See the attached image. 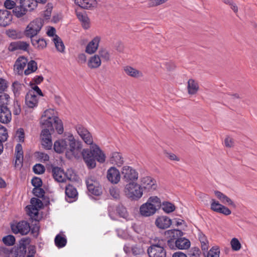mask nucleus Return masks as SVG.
<instances>
[{"label": "nucleus", "instance_id": "cd10ccee", "mask_svg": "<svg viewBox=\"0 0 257 257\" xmlns=\"http://www.w3.org/2000/svg\"><path fill=\"white\" fill-rule=\"evenodd\" d=\"M141 182L143 187L146 189L152 190L156 189L157 185L155 184V181L150 177H144L142 178Z\"/></svg>", "mask_w": 257, "mask_h": 257}, {"label": "nucleus", "instance_id": "f03ea898", "mask_svg": "<svg viewBox=\"0 0 257 257\" xmlns=\"http://www.w3.org/2000/svg\"><path fill=\"white\" fill-rule=\"evenodd\" d=\"M161 207V201L157 196L150 197L147 201L140 207V214L144 217H149L156 213Z\"/></svg>", "mask_w": 257, "mask_h": 257}, {"label": "nucleus", "instance_id": "f3484780", "mask_svg": "<svg viewBox=\"0 0 257 257\" xmlns=\"http://www.w3.org/2000/svg\"><path fill=\"white\" fill-rule=\"evenodd\" d=\"M66 200L68 202H72L77 198L78 192L76 189L71 185L65 188Z\"/></svg>", "mask_w": 257, "mask_h": 257}, {"label": "nucleus", "instance_id": "423d86ee", "mask_svg": "<svg viewBox=\"0 0 257 257\" xmlns=\"http://www.w3.org/2000/svg\"><path fill=\"white\" fill-rule=\"evenodd\" d=\"M58 117L54 109H48L44 111L41 118L40 123L43 128H49L54 132L53 123Z\"/></svg>", "mask_w": 257, "mask_h": 257}, {"label": "nucleus", "instance_id": "2eb2a0df", "mask_svg": "<svg viewBox=\"0 0 257 257\" xmlns=\"http://www.w3.org/2000/svg\"><path fill=\"white\" fill-rule=\"evenodd\" d=\"M39 98L34 92L29 91L25 97V103L26 105L31 108L36 107L38 105Z\"/></svg>", "mask_w": 257, "mask_h": 257}, {"label": "nucleus", "instance_id": "a18cd8bd", "mask_svg": "<svg viewBox=\"0 0 257 257\" xmlns=\"http://www.w3.org/2000/svg\"><path fill=\"white\" fill-rule=\"evenodd\" d=\"M10 98L9 95L7 93L0 95V109L8 106Z\"/></svg>", "mask_w": 257, "mask_h": 257}, {"label": "nucleus", "instance_id": "473e14b6", "mask_svg": "<svg viewBox=\"0 0 257 257\" xmlns=\"http://www.w3.org/2000/svg\"><path fill=\"white\" fill-rule=\"evenodd\" d=\"M176 246L180 249L188 248L190 246V241L185 238L177 239L175 241Z\"/></svg>", "mask_w": 257, "mask_h": 257}, {"label": "nucleus", "instance_id": "864d4df0", "mask_svg": "<svg viewBox=\"0 0 257 257\" xmlns=\"http://www.w3.org/2000/svg\"><path fill=\"white\" fill-rule=\"evenodd\" d=\"M220 250L217 246L212 247L208 251L207 257H219Z\"/></svg>", "mask_w": 257, "mask_h": 257}, {"label": "nucleus", "instance_id": "9b49d317", "mask_svg": "<svg viewBox=\"0 0 257 257\" xmlns=\"http://www.w3.org/2000/svg\"><path fill=\"white\" fill-rule=\"evenodd\" d=\"M210 208L213 211L224 215H229L231 213V211L228 208L214 199L211 200Z\"/></svg>", "mask_w": 257, "mask_h": 257}, {"label": "nucleus", "instance_id": "f704fd0d", "mask_svg": "<svg viewBox=\"0 0 257 257\" xmlns=\"http://www.w3.org/2000/svg\"><path fill=\"white\" fill-rule=\"evenodd\" d=\"M32 44L36 49L42 50L47 46V43L44 39H31Z\"/></svg>", "mask_w": 257, "mask_h": 257}, {"label": "nucleus", "instance_id": "09e8293b", "mask_svg": "<svg viewBox=\"0 0 257 257\" xmlns=\"http://www.w3.org/2000/svg\"><path fill=\"white\" fill-rule=\"evenodd\" d=\"M53 125L59 134H62L63 133L64 128L63 123L61 120L58 117L55 120Z\"/></svg>", "mask_w": 257, "mask_h": 257}, {"label": "nucleus", "instance_id": "e2e57ef3", "mask_svg": "<svg viewBox=\"0 0 257 257\" xmlns=\"http://www.w3.org/2000/svg\"><path fill=\"white\" fill-rule=\"evenodd\" d=\"M31 205L30 206H33L34 207H36L37 208L40 209L41 208L42 206V201L36 198H32L31 200Z\"/></svg>", "mask_w": 257, "mask_h": 257}, {"label": "nucleus", "instance_id": "69168bd1", "mask_svg": "<svg viewBox=\"0 0 257 257\" xmlns=\"http://www.w3.org/2000/svg\"><path fill=\"white\" fill-rule=\"evenodd\" d=\"M37 157L41 162H45L49 160L48 155L42 152L37 153Z\"/></svg>", "mask_w": 257, "mask_h": 257}, {"label": "nucleus", "instance_id": "37998d69", "mask_svg": "<svg viewBox=\"0 0 257 257\" xmlns=\"http://www.w3.org/2000/svg\"><path fill=\"white\" fill-rule=\"evenodd\" d=\"M99 58L104 61H108L110 60V54L108 51L105 48H100L97 54Z\"/></svg>", "mask_w": 257, "mask_h": 257}, {"label": "nucleus", "instance_id": "aec40b11", "mask_svg": "<svg viewBox=\"0 0 257 257\" xmlns=\"http://www.w3.org/2000/svg\"><path fill=\"white\" fill-rule=\"evenodd\" d=\"M101 58L96 54L90 57L87 61V67L90 69L98 68L101 66Z\"/></svg>", "mask_w": 257, "mask_h": 257}, {"label": "nucleus", "instance_id": "dca6fc26", "mask_svg": "<svg viewBox=\"0 0 257 257\" xmlns=\"http://www.w3.org/2000/svg\"><path fill=\"white\" fill-rule=\"evenodd\" d=\"M107 178L111 183L117 184L120 179L119 170L114 167H110L107 171Z\"/></svg>", "mask_w": 257, "mask_h": 257}, {"label": "nucleus", "instance_id": "72a5a7b5", "mask_svg": "<svg viewBox=\"0 0 257 257\" xmlns=\"http://www.w3.org/2000/svg\"><path fill=\"white\" fill-rule=\"evenodd\" d=\"M29 45L26 42L19 41L14 43H12L11 45V49L12 51L15 50L20 49L22 50L26 51L28 49Z\"/></svg>", "mask_w": 257, "mask_h": 257}, {"label": "nucleus", "instance_id": "8fccbe9b", "mask_svg": "<svg viewBox=\"0 0 257 257\" xmlns=\"http://www.w3.org/2000/svg\"><path fill=\"white\" fill-rule=\"evenodd\" d=\"M3 242L7 245H13L15 242V238L12 235H8L3 238Z\"/></svg>", "mask_w": 257, "mask_h": 257}, {"label": "nucleus", "instance_id": "a19ab883", "mask_svg": "<svg viewBox=\"0 0 257 257\" xmlns=\"http://www.w3.org/2000/svg\"><path fill=\"white\" fill-rule=\"evenodd\" d=\"M22 4L27 8L28 11H32L38 6L35 0H22Z\"/></svg>", "mask_w": 257, "mask_h": 257}, {"label": "nucleus", "instance_id": "f257e3e1", "mask_svg": "<svg viewBox=\"0 0 257 257\" xmlns=\"http://www.w3.org/2000/svg\"><path fill=\"white\" fill-rule=\"evenodd\" d=\"M75 130L83 142L90 146V149L82 150V156L87 166L89 168H94L96 166L97 160L100 163L105 161V155L99 147L93 143L91 134L84 126L78 124L75 126Z\"/></svg>", "mask_w": 257, "mask_h": 257}, {"label": "nucleus", "instance_id": "7ed1b4c3", "mask_svg": "<svg viewBox=\"0 0 257 257\" xmlns=\"http://www.w3.org/2000/svg\"><path fill=\"white\" fill-rule=\"evenodd\" d=\"M166 241L165 239L155 237L152 240V245L148 248L150 257H166V252L164 249Z\"/></svg>", "mask_w": 257, "mask_h": 257}, {"label": "nucleus", "instance_id": "a878e982", "mask_svg": "<svg viewBox=\"0 0 257 257\" xmlns=\"http://www.w3.org/2000/svg\"><path fill=\"white\" fill-rule=\"evenodd\" d=\"M75 3L81 8L89 9L97 6L96 0H75Z\"/></svg>", "mask_w": 257, "mask_h": 257}, {"label": "nucleus", "instance_id": "4d7b16f0", "mask_svg": "<svg viewBox=\"0 0 257 257\" xmlns=\"http://www.w3.org/2000/svg\"><path fill=\"white\" fill-rule=\"evenodd\" d=\"M116 212L120 217L125 218L127 216L126 208L123 206H119L116 208Z\"/></svg>", "mask_w": 257, "mask_h": 257}, {"label": "nucleus", "instance_id": "0eeeda50", "mask_svg": "<svg viewBox=\"0 0 257 257\" xmlns=\"http://www.w3.org/2000/svg\"><path fill=\"white\" fill-rule=\"evenodd\" d=\"M43 25V22L41 19H36L27 26L25 31V35L32 39L39 33Z\"/></svg>", "mask_w": 257, "mask_h": 257}, {"label": "nucleus", "instance_id": "bb28decb", "mask_svg": "<svg viewBox=\"0 0 257 257\" xmlns=\"http://www.w3.org/2000/svg\"><path fill=\"white\" fill-rule=\"evenodd\" d=\"M123 70L127 75L133 78H138L143 76L141 71L130 66H124Z\"/></svg>", "mask_w": 257, "mask_h": 257}, {"label": "nucleus", "instance_id": "c756f323", "mask_svg": "<svg viewBox=\"0 0 257 257\" xmlns=\"http://www.w3.org/2000/svg\"><path fill=\"white\" fill-rule=\"evenodd\" d=\"M76 13L77 17L79 21L81 22L83 28L85 29H88L89 27V20L85 13L84 12H80L78 11H76Z\"/></svg>", "mask_w": 257, "mask_h": 257}, {"label": "nucleus", "instance_id": "13d9d810", "mask_svg": "<svg viewBox=\"0 0 257 257\" xmlns=\"http://www.w3.org/2000/svg\"><path fill=\"white\" fill-rule=\"evenodd\" d=\"M12 250L5 247H0V254L4 257H11Z\"/></svg>", "mask_w": 257, "mask_h": 257}, {"label": "nucleus", "instance_id": "ddd939ff", "mask_svg": "<svg viewBox=\"0 0 257 257\" xmlns=\"http://www.w3.org/2000/svg\"><path fill=\"white\" fill-rule=\"evenodd\" d=\"M69 136L66 139H59L54 142V149L55 151L59 154L66 152L68 148Z\"/></svg>", "mask_w": 257, "mask_h": 257}, {"label": "nucleus", "instance_id": "0e129e2a", "mask_svg": "<svg viewBox=\"0 0 257 257\" xmlns=\"http://www.w3.org/2000/svg\"><path fill=\"white\" fill-rule=\"evenodd\" d=\"M109 193L110 195L114 199H118L119 198V190L115 187H111L109 189Z\"/></svg>", "mask_w": 257, "mask_h": 257}, {"label": "nucleus", "instance_id": "412c9836", "mask_svg": "<svg viewBox=\"0 0 257 257\" xmlns=\"http://www.w3.org/2000/svg\"><path fill=\"white\" fill-rule=\"evenodd\" d=\"M172 224V220L168 217L161 216L158 217L155 221L156 226L161 229H166L170 227Z\"/></svg>", "mask_w": 257, "mask_h": 257}, {"label": "nucleus", "instance_id": "338daca9", "mask_svg": "<svg viewBox=\"0 0 257 257\" xmlns=\"http://www.w3.org/2000/svg\"><path fill=\"white\" fill-rule=\"evenodd\" d=\"M8 87V83L6 80L0 78V93L5 91Z\"/></svg>", "mask_w": 257, "mask_h": 257}, {"label": "nucleus", "instance_id": "49530a36", "mask_svg": "<svg viewBox=\"0 0 257 257\" xmlns=\"http://www.w3.org/2000/svg\"><path fill=\"white\" fill-rule=\"evenodd\" d=\"M165 234L173 239H176L178 236H181L183 233L179 229H171L166 231Z\"/></svg>", "mask_w": 257, "mask_h": 257}, {"label": "nucleus", "instance_id": "58836bf2", "mask_svg": "<svg viewBox=\"0 0 257 257\" xmlns=\"http://www.w3.org/2000/svg\"><path fill=\"white\" fill-rule=\"evenodd\" d=\"M198 238L201 243L202 249L204 251L207 250L209 248V241L206 236L205 234L200 232L198 234Z\"/></svg>", "mask_w": 257, "mask_h": 257}, {"label": "nucleus", "instance_id": "c85d7f7f", "mask_svg": "<svg viewBox=\"0 0 257 257\" xmlns=\"http://www.w3.org/2000/svg\"><path fill=\"white\" fill-rule=\"evenodd\" d=\"M214 194L216 197L222 202V203L233 207L235 206V204L233 201L222 192L219 191H215Z\"/></svg>", "mask_w": 257, "mask_h": 257}, {"label": "nucleus", "instance_id": "7c9ffc66", "mask_svg": "<svg viewBox=\"0 0 257 257\" xmlns=\"http://www.w3.org/2000/svg\"><path fill=\"white\" fill-rule=\"evenodd\" d=\"M187 89L189 94H195L199 89L198 83L193 79H189L188 81Z\"/></svg>", "mask_w": 257, "mask_h": 257}, {"label": "nucleus", "instance_id": "680f3d73", "mask_svg": "<svg viewBox=\"0 0 257 257\" xmlns=\"http://www.w3.org/2000/svg\"><path fill=\"white\" fill-rule=\"evenodd\" d=\"M33 193L34 195L38 197H43L45 194L44 190L41 188V187L34 188L33 190Z\"/></svg>", "mask_w": 257, "mask_h": 257}, {"label": "nucleus", "instance_id": "e433bc0d", "mask_svg": "<svg viewBox=\"0 0 257 257\" xmlns=\"http://www.w3.org/2000/svg\"><path fill=\"white\" fill-rule=\"evenodd\" d=\"M12 90L15 96H19L25 87V85L18 81H15L12 84Z\"/></svg>", "mask_w": 257, "mask_h": 257}, {"label": "nucleus", "instance_id": "5701e85b", "mask_svg": "<svg viewBox=\"0 0 257 257\" xmlns=\"http://www.w3.org/2000/svg\"><path fill=\"white\" fill-rule=\"evenodd\" d=\"M52 174L54 179L58 182L66 181L65 173L61 168L55 167L52 168Z\"/></svg>", "mask_w": 257, "mask_h": 257}, {"label": "nucleus", "instance_id": "4be33fe9", "mask_svg": "<svg viewBox=\"0 0 257 257\" xmlns=\"http://www.w3.org/2000/svg\"><path fill=\"white\" fill-rule=\"evenodd\" d=\"M15 167H21L22 165L23 162V151L22 145L18 144L16 145L15 148Z\"/></svg>", "mask_w": 257, "mask_h": 257}, {"label": "nucleus", "instance_id": "b1692460", "mask_svg": "<svg viewBox=\"0 0 257 257\" xmlns=\"http://www.w3.org/2000/svg\"><path fill=\"white\" fill-rule=\"evenodd\" d=\"M12 119V113L8 106L0 109V121L3 123H8Z\"/></svg>", "mask_w": 257, "mask_h": 257}, {"label": "nucleus", "instance_id": "2f4dec72", "mask_svg": "<svg viewBox=\"0 0 257 257\" xmlns=\"http://www.w3.org/2000/svg\"><path fill=\"white\" fill-rule=\"evenodd\" d=\"M27 12V8L22 4V0L20 1V6L16 7L13 10L14 14L17 18L22 17L26 14Z\"/></svg>", "mask_w": 257, "mask_h": 257}, {"label": "nucleus", "instance_id": "6e6d98bb", "mask_svg": "<svg viewBox=\"0 0 257 257\" xmlns=\"http://www.w3.org/2000/svg\"><path fill=\"white\" fill-rule=\"evenodd\" d=\"M65 175L66 176V180L75 181L76 180V175L71 169L68 170L65 173Z\"/></svg>", "mask_w": 257, "mask_h": 257}, {"label": "nucleus", "instance_id": "052dcab7", "mask_svg": "<svg viewBox=\"0 0 257 257\" xmlns=\"http://www.w3.org/2000/svg\"><path fill=\"white\" fill-rule=\"evenodd\" d=\"M16 137L18 138L19 142L23 143L25 139V133L23 128H20L16 132Z\"/></svg>", "mask_w": 257, "mask_h": 257}, {"label": "nucleus", "instance_id": "c03bdc74", "mask_svg": "<svg viewBox=\"0 0 257 257\" xmlns=\"http://www.w3.org/2000/svg\"><path fill=\"white\" fill-rule=\"evenodd\" d=\"M161 206L163 210L167 213L172 212L175 209L174 205L169 202H163L162 204L161 203Z\"/></svg>", "mask_w": 257, "mask_h": 257}, {"label": "nucleus", "instance_id": "79ce46f5", "mask_svg": "<svg viewBox=\"0 0 257 257\" xmlns=\"http://www.w3.org/2000/svg\"><path fill=\"white\" fill-rule=\"evenodd\" d=\"M53 6L52 3H48L45 7L44 11L43 12L42 16L46 20L50 19Z\"/></svg>", "mask_w": 257, "mask_h": 257}, {"label": "nucleus", "instance_id": "6ab92c4d", "mask_svg": "<svg viewBox=\"0 0 257 257\" xmlns=\"http://www.w3.org/2000/svg\"><path fill=\"white\" fill-rule=\"evenodd\" d=\"M28 63V59L24 57H19L14 64V71L19 74L23 73L24 68Z\"/></svg>", "mask_w": 257, "mask_h": 257}, {"label": "nucleus", "instance_id": "9d476101", "mask_svg": "<svg viewBox=\"0 0 257 257\" xmlns=\"http://www.w3.org/2000/svg\"><path fill=\"white\" fill-rule=\"evenodd\" d=\"M86 184L88 190L92 194L98 196L101 194V188L99 183L95 180L89 177L86 180Z\"/></svg>", "mask_w": 257, "mask_h": 257}, {"label": "nucleus", "instance_id": "a211bd4d", "mask_svg": "<svg viewBox=\"0 0 257 257\" xmlns=\"http://www.w3.org/2000/svg\"><path fill=\"white\" fill-rule=\"evenodd\" d=\"M12 19L11 12L6 10H0V26L6 27L9 25Z\"/></svg>", "mask_w": 257, "mask_h": 257}, {"label": "nucleus", "instance_id": "39448f33", "mask_svg": "<svg viewBox=\"0 0 257 257\" xmlns=\"http://www.w3.org/2000/svg\"><path fill=\"white\" fill-rule=\"evenodd\" d=\"M68 148L66 152V156L69 159L73 158L78 159L82 155V145L81 142L77 141L72 135L69 136Z\"/></svg>", "mask_w": 257, "mask_h": 257}, {"label": "nucleus", "instance_id": "c9c22d12", "mask_svg": "<svg viewBox=\"0 0 257 257\" xmlns=\"http://www.w3.org/2000/svg\"><path fill=\"white\" fill-rule=\"evenodd\" d=\"M27 68L24 71V74L28 75L35 72L37 68V63L34 60H31L27 63Z\"/></svg>", "mask_w": 257, "mask_h": 257}, {"label": "nucleus", "instance_id": "5fc2aeb1", "mask_svg": "<svg viewBox=\"0 0 257 257\" xmlns=\"http://www.w3.org/2000/svg\"><path fill=\"white\" fill-rule=\"evenodd\" d=\"M169 0H149L148 3L149 7H155L163 5Z\"/></svg>", "mask_w": 257, "mask_h": 257}, {"label": "nucleus", "instance_id": "6e6552de", "mask_svg": "<svg viewBox=\"0 0 257 257\" xmlns=\"http://www.w3.org/2000/svg\"><path fill=\"white\" fill-rule=\"evenodd\" d=\"M121 173L122 179L126 182H134L138 178V172L130 166H123Z\"/></svg>", "mask_w": 257, "mask_h": 257}, {"label": "nucleus", "instance_id": "bf43d9fd", "mask_svg": "<svg viewBox=\"0 0 257 257\" xmlns=\"http://www.w3.org/2000/svg\"><path fill=\"white\" fill-rule=\"evenodd\" d=\"M33 171L35 173L37 174H41L44 172L45 171V168L44 166H43L41 164H38L35 165L33 167Z\"/></svg>", "mask_w": 257, "mask_h": 257}, {"label": "nucleus", "instance_id": "603ef678", "mask_svg": "<svg viewBox=\"0 0 257 257\" xmlns=\"http://www.w3.org/2000/svg\"><path fill=\"white\" fill-rule=\"evenodd\" d=\"M230 244L232 250L234 251L239 250L241 247V243L236 238H233L231 240Z\"/></svg>", "mask_w": 257, "mask_h": 257}, {"label": "nucleus", "instance_id": "4468645a", "mask_svg": "<svg viewBox=\"0 0 257 257\" xmlns=\"http://www.w3.org/2000/svg\"><path fill=\"white\" fill-rule=\"evenodd\" d=\"M101 40L100 36H95L86 45L85 52L89 55L94 54L97 50Z\"/></svg>", "mask_w": 257, "mask_h": 257}, {"label": "nucleus", "instance_id": "de8ad7c7", "mask_svg": "<svg viewBox=\"0 0 257 257\" xmlns=\"http://www.w3.org/2000/svg\"><path fill=\"white\" fill-rule=\"evenodd\" d=\"M39 209V208L33 206L28 205L26 207L27 213L31 217H34L38 215Z\"/></svg>", "mask_w": 257, "mask_h": 257}, {"label": "nucleus", "instance_id": "4c0bfd02", "mask_svg": "<svg viewBox=\"0 0 257 257\" xmlns=\"http://www.w3.org/2000/svg\"><path fill=\"white\" fill-rule=\"evenodd\" d=\"M53 41L55 44L56 48L59 52L61 53L64 52L65 46L62 40L59 37H58L57 35H55V37H54L53 38Z\"/></svg>", "mask_w": 257, "mask_h": 257}, {"label": "nucleus", "instance_id": "774afa93", "mask_svg": "<svg viewBox=\"0 0 257 257\" xmlns=\"http://www.w3.org/2000/svg\"><path fill=\"white\" fill-rule=\"evenodd\" d=\"M32 184L35 188L41 187L42 181L40 178L34 177L31 181Z\"/></svg>", "mask_w": 257, "mask_h": 257}, {"label": "nucleus", "instance_id": "ea45409f", "mask_svg": "<svg viewBox=\"0 0 257 257\" xmlns=\"http://www.w3.org/2000/svg\"><path fill=\"white\" fill-rule=\"evenodd\" d=\"M67 243V239L64 235L57 234L55 238V245L59 248L65 246Z\"/></svg>", "mask_w": 257, "mask_h": 257}, {"label": "nucleus", "instance_id": "393cba45", "mask_svg": "<svg viewBox=\"0 0 257 257\" xmlns=\"http://www.w3.org/2000/svg\"><path fill=\"white\" fill-rule=\"evenodd\" d=\"M109 162L111 164L120 167L124 163V159L120 153L115 152L111 153Z\"/></svg>", "mask_w": 257, "mask_h": 257}, {"label": "nucleus", "instance_id": "1a4fd4ad", "mask_svg": "<svg viewBox=\"0 0 257 257\" xmlns=\"http://www.w3.org/2000/svg\"><path fill=\"white\" fill-rule=\"evenodd\" d=\"M11 229L15 234L20 233L22 235H26L30 231V226L27 221H22L12 224Z\"/></svg>", "mask_w": 257, "mask_h": 257}, {"label": "nucleus", "instance_id": "3c124183", "mask_svg": "<svg viewBox=\"0 0 257 257\" xmlns=\"http://www.w3.org/2000/svg\"><path fill=\"white\" fill-rule=\"evenodd\" d=\"M132 252L134 255L143 254L144 250L142 245L136 244L132 247Z\"/></svg>", "mask_w": 257, "mask_h": 257}, {"label": "nucleus", "instance_id": "20e7f679", "mask_svg": "<svg viewBox=\"0 0 257 257\" xmlns=\"http://www.w3.org/2000/svg\"><path fill=\"white\" fill-rule=\"evenodd\" d=\"M124 193L131 200L138 201L143 195V188L137 183L130 182L125 185Z\"/></svg>", "mask_w": 257, "mask_h": 257}, {"label": "nucleus", "instance_id": "f8f14e48", "mask_svg": "<svg viewBox=\"0 0 257 257\" xmlns=\"http://www.w3.org/2000/svg\"><path fill=\"white\" fill-rule=\"evenodd\" d=\"M51 132L49 128H44L41 134L42 145L46 150H50L52 147Z\"/></svg>", "mask_w": 257, "mask_h": 257}]
</instances>
